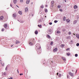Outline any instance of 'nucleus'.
Segmentation results:
<instances>
[{
	"label": "nucleus",
	"instance_id": "obj_1",
	"mask_svg": "<svg viewBox=\"0 0 79 79\" xmlns=\"http://www.w3.org/2000/svg\"><path fill=\"white\" fill-rule=\"evenodd\" d=\"M35 48L38 50L39 49H40V45L39 44H37L35 45Z\"/></svg>",
	"mask_w": 79,
	"mask_h": 79
},
{
	"label": "nucleus",
	"instance_id": "obj_2",
	"mask_svg": "<svg viewBox=\"0 0 79 79\" xmlns=\"http://www.w3.org/2000/svg\"><path fill=\"white\" fill-rule=\"evenodd\" d=\"M37 51L38 54H40L41 52H42V51H41V49H37Z\"/></svg>",
	"mask_w": 79,
	"mask_h": 79
},
{
	"label": "nucleus",
	"instance_id": "obj_3",
	"mask_svg": "<svg viewBox=\"0 0 79 79\" xmlns=\"http://www.w3.org/2000/svg\"><path fill=\"white\" fill-rule=\"evenodd\" d=\"M58 51V48H56L55 49H53V52H56Z\"/></svg>",
	"mask_w": 79,
	"mask_h": 79
},
{
	"label": "nucleus",
	"instance_id": "obj_4",
	"mask_svg": "<svg viewBox=\"0 0 79 79\" xmlns=\"http://www.w3.org/2000/svg\"><path fill=\"white\" fill-rule=\"evenodd\" d=\"M69 75H70V76H72V77H73V76H74V74H73V73H72L71 72H69Z\"/></svg>",
	"mask_w": 79,
	"mask_h": 79
},
{
	"label": "nucleus",
	"instance_id": "obj_5",
	"mask_svg": "<svg viewBox=\"0 0 79 79\" xmlns=\"http://www.w3.org/2000/svg\"><path fill=\"white\" fill-rule=\"evenodd\" d=\"M25 12L26 13H27V12H28V8H27V7L25 8Z\"/></svg>",
	"mask_w": 79,
	"mask_h": 79
},
{
	"label": "nucleus",
	"instance_id": "obj_6",
	"mask_svg": "<svg viewBox=\"0 0 79 79\" xmlns=\"http://www.w3.org/2000/svg\"><path fill=\"white\" fill-rule=\"evenodd\" d=\"M4 19V17H3V16H2L0 17V20H3Z\"/></svg>",
	"mask_w": 79,
	"mask_h": 79
},
{
	"label": "nucleus",
	"instance_id": "obj_7",
	"mask_svg": "<svg viewBox=\"0 0 79 79\" xmlns=\"http://www.w3.org/2000/svg\"><path fill=\"white\" fill-rule=\"evenodd\" d=\"M30 2V0H27L26 1V3L27 4H29Z\"/></svg>",
	"mask_w": 79,
	"mask_h": 79
},
{
	"label": "nucleus",
	"instance_id": "obj_8",
	"mask_svg": "<svg viewBox=\"0 0 79 79\" xmlns=\"http://www.w3.org/2000/svg\"><path fill=\"white\" fill-rule=\"evenodd\" d=\"M33 42H34V41H31L30 42V43H29V44H30V45H32V43H33Z\"/></svg>",
	"mask_w": 79,
	"mask_h": 79
},
{
	"label": "nucleus",
	"instance_id": "obj_9",
	"mask_svg": "<svg viewBox=\"0 0 79 79\" xmlns=\"http://www.w3.org/2000/svg\"><path fill=\"white\" fill-rule=\"evenodd\" d=\"M4 27L5 28H6L7 27V24L6 23L4 24Z\"/></svg>",
	"mask_w": 79,
	"mask_h": 79
},
{
	"label": "nucleus",
	"instance_id": "obj_10",
	"mask_svg": "<svg viewBox=\"0 0 79 79\" xmlns=\"http://www.w3.org/2000/svg\"><path fill=\"white\" fill-rule=\"evenodd\" d=\"M62 60H64V61H66V59L65 58H64L63 57H62Z\"/></svg>",
	"mask_w": 79,
	"mask_h": 79
},
{
	"label": "nucleus",
	"instance_id": "obj_11",
	"mask_svg": "<svg viewBox=\"0 0 79 79\" xmlns=\"http://www.w3.org/2000/svg\"><path fill=\"white\" fill-rule=\"evenodd\" d=\"M76 37L78 38L79 39V35L78 34H77L76 35Z\"/></svg>",
	"mask_w": 79,
	"mask_h": 79
},
{
	"label": "nucleus",
	"instance_id": "obj_12",
	"mask_svg": "<svg viewBox=\"0 0 79 79\" xmlns=\"http://www.w3.org/2000/svg\"><path fill=\"white\" fill-rule=\"evenodd\" d=\"M13 2L15 4V3H16V2H17V0H13Z\"/></svg>",
	"mask_w": 79,
	"mask_h": 79
},
{
	"label": "nucleus",
	"instance_id": "obj_13",
	"mask_svg": "<svg viewBox=\"0 0 79 79\" xmlns=\"http://www.w3.org/2000/svg\"><path fill=\"white\" fill-rule=\"evenodd\" d=\"M77 8V6L76 5H75L74 6V9H76V8Z\"/></svg>",
	"mask_w": 79,
	"mask_h": 79
},
{
	"label": "nucleus",
	"instance_id": "obj_14",
	"mask_svg": "<svg viewBox=\"0 0 79 79\" xmlns=\"http://www.w3.org/2000/svg\"><path fill=\"white\" fill-rule=\"evenodd\" d=\"M60 47H62V48H63L64 47V44H61Z\"/></svg>",
	"mask_w": 79,
	"mask_h": 79
},
{
	"label": "nucleus",
	"instance_id": "obj_15",
	"mask_svg": "<svg viewBox=\"0 0 79 79\" xmlns=\"http://www.w3.org/2000/svg\"><path fill=\"white\" fill-rule=\"evenodd\" d=\"M76 23H77V21L76 20H75L74 22H73V24H76Z\"/></svg>",
	"mask_w": 79,
	"mask_h": 79
},
{
	"label": "nucleus",
	"instance_id": "obj_16",
	"mask_svg": "<svg viewBox=\"0 0 79 79\" xmlns=\"http://www.w3.org/2000/svg\"><path fill=\"white\" fill-rule=\"evenodd\" d=\"M16 16V14H13V17H14V18H15Z\"/></svg>",
	"mask_w": 79,
	"mask_h": 79
},
{
	"label": "nucleus",
	"instance_id": "obj_17",
	"mask_svg": "<svg viewBox=\"0 0 79 79\" xmlns=\"http://www.w3.org/2000/svg\"><path fill=\"white\" fill-rule=\"evenodd\" d=\"M20 42L19 41L16 40V44H19V43H20Z\"/></svg>",
	"mask_w": 79,
	"mask_h": 79
},
{
	"label": "nucleus",
	"instance_id": "obj_18",
	"mask_svg": "<svg viewBox=\"0 0 79 79\" xmlns=\"http://www.w3.org/2000/svg\"><path fill=\"white\" fill-rule=\"evenodd\" d=\"M35 34H38V31H37L36 30L35 31Z\"/></svg>",
	"mask_w": 79,
	"mask_h": 79
},
{
	"label": "nucleus",
	"instance_id": "obj_19",
	"mask_svg": "<svg viewBox=\"0 0 79 79\" xmlns=\"http://www.w3.org/2000/svg\"><path fill=\"white\" fill-rule=\"evenodd\" d=\"M19 13L20 14V15H22V12L21 11H19Z\"/></svg>",
	"mask_w": 79,
	"mask_h": 79
},
{
	"label": "nucleus",
	"instance_id": "obj_20",
	"mask_svg": "<svg viewBox=\"0 0 79 79\" xmlns=\"http://www.w3.org/2000/svg\"><path fill=\"white\" fill-rule=\"evenodd\" d=\"M63 21H66V17H64L63 18Z\"/></svg>",
	"mask_w": 79,
	"mask_h": 79
},
{
	"label": "nucleus",
	"instance_id": "obj_21",
	"mask_svg": "<svg viewBox=\"0 0 79 79\" xmlns=\"http://www.w3.org/2000/svg\"><path fill=\"white\" fill-rule=\"evenodd\" d=\"M66 21L68 22V23H69V22H70V20L69 19H67L66 20Z\"/></svg>",
	"mask_w": 79,
	"mask_h": 79
},
{
	"label": "nucleus",
	"instance_id": "obj_22",
	"mask_svg": "<svg viewBox=\"0 0 79 79\" xmlns=\"http://www.w3.org/2000/svg\"><path fill=\"white\" fill-rule=\"evenodd\" d=\"M38 27H40V28H41V27H42L41 25H38Z\"/></svg>",
	"mask_w": 79,
	"mask_h": 79
},
{
	"label": "nucleus",
	"instance_id": "obj_23",
	"mask_svg": "<svg viewBox=\"0 0 79 79\" xmlns=\"http://www.w3.org/2000/svg\"><path fill=\"white\" fill-rule=\"evenodd\" d=\"M45 11L46 13H47V12H48V10L47 9H45Z\"/></svg>",
	"mask_w": 79,
	"mask_h": 79
},
{
	"label": "nucleus",
	"instance_id": "obj_24",
	"mask_svg": "<svg viewBox=\"0 0 79 79\" xmlns=\"http://www.w3.org/2000/svg\"><path fill=\"white\" fill-rule=\"evenodd\" d=\"M67 56H69V55H70V53H66Z\"/></svg>",
	"mask_w": 79,
	"mask_h": 79
},
{
	"label": "nucleus",
	"instance_id": "obj_25",
	"mask_svg": "<svg viewBox=\"0 0 79 79\" xmlns=\"http://www.w3.org/2000/svg\"><path fill=\"white\" fill-rule=\"evenodd\" d=\"M51 3L52 4H53V3H54V1H51Z\"/></svg>",
	"mask_w": 79,
	"mask_h": 79
},
{
	"label": "nucleus",
	"instance_id": "obj_26",
	"mask_svg": "<svg viewBox=\"0 0 79 79\" xmlns=\"http://www.w3.org/2000/svg\"><path fill=\"white\" fill-rule=\"evenodd\" d=\"M60 32H61L59 31H57V34H59V33H60Z\"/></svg>",
	"mask_w": 79,
	"mask_h": 79
},
{
	"label": "nucleus",
	"instance_id": "obj_27",
	"mask_svg": "<svg viewBox=\"0 0 79 79\" xmlns=\"http://www.w3.org/2000/svg\"><path fill=\"white\" fill-rule=\"evenodd\" d=\"M47 37H48V38H49V39L50 38V35H47Z\"/></svg>",
	"mask_w": 79,
	"mask_h": 79
},
{
	"label": "nucleus",
	"instance_id": "obj_28",
	"mask_svg": "<svg viewBox=\"0 0 79 79\" xmlns=\"http://www.w3.org/2000/svg\"><path fill=\"white\" fill-rule=\"evenodd\" d=\"M68 34L69 35H71V32L70 31L69 32Z\"/></svg>",
	"mask_w": 79,
	"mask_h": 79
},
{
	"label": "nucleus",
	"instance_id": "obj_29",
	"mask_svg": "<svg viewBox=\"0 0 79 79\" xmlns=\"http://www.w3.org/2000/svg\"><path fill=\"white\" fill-rule=\"evenodd\" d=\"M8 69V66H7L6 68V69H5V70H6V71H7V69Z\"/></svg>",
	"mask_w": 79,
	"mask_h": 79
},
{
	"label": "nucleus",
	"instance_id": "obj_30",
	"mask_svg": "<svg viewBox=\"0 0 79 79\" xmlns=\"http://www.w3.org/2000/svg\"><path fill=\"white\" fill-rule=\"evenodd\" d=\"M57 22H58V21H57V20H55L54 21V22L55 23H57Z\"/></svg>",
	"mask_w": 79,
	"mask_h": 79
},
{
	"label": "nucleus",
	"instance_id": "obj_31",
	"mask_svg": "<svg viewBox=\"0 0 79 79\" xmlns=\"http://www.w3.org/2000/svg\"><path fill=\"white\" fill-rule=\"evenodd\" d=\"M70 50V48H68V49H66V51H68V50Z\"/></svg>",
	"mask_w": 79,
	"mask_h": 79
},
{
	"label": "nucleus",
	"instance_id": "obj_32",
	"mask_svg": "<svg viewBox=\"0 0 79 79\" xmlns=\"http://www.w3.org/2000/svg\"><path fill=\"white\" fill-rule=\"evenodd\" d=\"M5 30V29H4V28H2V30L1 31L3 32V31H4V30Z\"/></svg>",
	"mask_w": 79,
	"mask_h": 79
},
{
	"label": "nucleus",
	"instance_id": "obj_33",
	"mask_svg": "<svg viewBox=\"0 0 79 79\" xmlns=\"http://www.w3.org/2000/svg\"><path fill=\"white\" fill-rule=\"evenodd\" d=\"M58 8H61V6H57Z\"/></svg>",
	"mask_w": 79,
	"mask_h": 79
},
{
	"label": "nucleus",
	"instance_id": "obj_34",
	"mask_svg": "<svg viewBox=\"0 0 79 79\" xmlns=\"http://www.w3.org/2000/svg\"><path fill=\"white\" fill-rule=\"evenodd\" d=\"M41 8H44V6H43V5H42L40 6Z\"/></svg>",
	"mask_w": 79,
	"mask_h": 79
},
{
	"label": "nucleus",
	"instance_id": "obj_35",
	"mask_svg": "<svg viewBox=\"0 0 79 79\" xmlns=\"http://www.w3.org/2000/svg\"><path fill=\"white\" fill-rule=\"evenodd\" d=\"M77 56H78L77 54H75V56H76V57H77Z\"/></svg>",
	"mask_w": 79,
	"mask_h": 79
},
{
	"label": "nucleus",
	"instance_id": "obj_36",
	"mask_svg": "<svg viewBox=\"0 0 79 79\" xmlns=\"http://www.w3.org/2000/svg\"><path fill=\"white\" fill-rule=\"evenodd\" d=\"M76 45L77 46H79V43H77V44H76Z\"/></svg>",
	"mask_w": 79,
	"mask_h": 79
},
{
	"label": "nucleus",
	"instance_id": "obj_37",
	"mask_svg": "<svg viewBox=\"0 0 79 79\" xmlns=\"http://www.w3.org/2000/svg\"><path fill=\"white\" fill-rule=\"evenodd\" d=\"M60 11H63V10H62V9H60Z\"/></svg>",
	"mask_w": 79,
	"mask_h": 79
},
{
	"label": "nucleus",
	"instance_id": "obj_38",
	"mask_svg": "<svg viewBox=\"0 0 79 79\" xmlns=\"http://www.w3.org/2000/svg\"><path fill=\"white\" fill-rule=\"evenodd\" d=\"M49 24H50V25H52V23H49Z\"/></svg>",
	"mask_w": 79,
	"mask_h": 79
},
{
	"label": "nucleus",
	"instance_id": "obj_39",
	"mask_svg": "<svg viewBox=\"0 0 79 79\" xmlns=\"http://www.w3.org/2000/svg\"><path fill=\"white\" fill-rule=\"evenodd\" d=\"M59 77H61V74H59Z\"/></svg>",
	"mask_w": 79,
	"mask_h": 79
},
{
	"label": "nucleus",
	"instance_id": "obj_40",
	"mask_svg": "<svg viewBox=\"0 0 79 79\" xmlns=\"http://www.w3.org/2000/svg\"><path fill=\"white\" fill-rule=\"evenodd\" d=\"M20 2H23V0H20Z\"/></svg>",
	"mask_w": 79,
	"mask_h": 79
},
{
	"label": "nucleus",
	"instance_id": "obj_41",
	"mask_svg": "<svg viewBox=\"0 0 79 79\" xmlns=\"http://www.w3.org/2000/svg\"><path fill=\"white\" fill-rule=\"evenodd\" d=\"M53 45V42H51V45Z\"/></svg>",
	"mask_w": 79,
	"mask_h": 79
},
{
	"label": "nucleus",
	"instance_id": "obj_42",
	"mask_svg": "<svg viewBox=\"0 0 79 79\" xmlns=\"http://www.w3.org/2000/svg\"><path fill=\"white\" fill-rule=\"evenodd\" d=\"M2 66H4V63L2 64Z\"/></svg>",
	"mask_w": 79,
	"mask_h": 79
},
{
	"label": "nucleus",
	"instance_id": "obj_43",
	"mask_svg": "<svg viewBox=\"0 0 79 79\" xmlns=\"http://www.w3.org/2000/svg\"><path fill=\"white\" fill-rule=\"evenodd\" d=\"M19 75H20V76H21V75H23V74L20 73Z\"/></svg>",
	"mask_w": 79,
	"mask_h": 79
},
{
	"label": "nucleus",
	"instance_id": "obj_44",
	"mask_svg": "<svg viewBox=\"0 0 79 79\" xmlns=\"http://www.w3.org/2000/svg\"><path fill=\"white\" fill-rule=\"evenodd\" d=\"M71 42H72V43H73V40H71Z\"/></svg>",
	"mask_w": 79,
	"mask_h": 79
},
{
	"label": "nucleus",
	"instance_id": "obj_45",
	"mask_svg": "<svg viewBox=\"0 0 79 79\" xmlns=\"http://www.w3.org/2000/svg\"><path fill=\"white\" fill-rule=\"evenodd\" d=\"M9 79H13V77H10Z\"/></svg>",
	"mask_w": 79,
	"mask_h": 79
},
{
	"label": "nucleus",
	"instance_id": "obj_46",
	"mask_svg": "<svg viewBox=\"0 0 79 79\" xmlns=\"http://www.w3.org/2000/svg\"><path fill=\"white\" fill-rule=\"evenodd\" d=\"M17 71L18 72V73H19V71H18V69L17 70Z\"/></svg>",
	"mask_w": 79,
	"mask_h": 79
},
{
	"label": "nucleus",
	"instance_id": "obj_47",
	"mask_svg": "<svg viewBox=\"0 0 79 79\" xmlns=\"http://www.w3.org/2000/svg\"><path fill=\"white\" fill-rule=\"evenodd\" d=\"M4 74L5 75V74H6V73L4 72Z\"/></svg>",
	"mask_w": 79,
	"mask_h": 79
},
{
	"label": "nucleus",
	"instance_id": "obj_48",
	"mask_svg": "<svg viewBox=\"0 0 79 79\" xmlns=\"http://www.w3.org/2000/svg\"><path fill=\"white\" fill-rule=\"evenodd\" d=\"M71 71H73V72H74V70H72Z\"/></svg>",
	"mask_w": 79,
	"mask_h": 79
},
{
	"label": "nucleus",
	"instance_id": "obj_49",
	"mask_svg": "<svg viewBox=\"0 0 79 79\" xmlns=\"http://www.w3.org/2000/svg\"><path fill=\"white\" fill-rule=\"evenodd\" d=\"M10 6H11V7H12V5L10 4Z\"/></svg>",
	"mask_w": 79,
	"mask_h": 79
},
{
	"label": "nucleus",
	"instance_id": "obj_50",
	"mask_svg": "<svg viewBox=\"0 0 79 79\" xmlns=\"http://www.w3.org/2000/svg\"><path fill=\"white\" fill-rule=\"evenodd\" d=\"M45 6H46V7H47V6H47V5H46Z\"/></svg>",
	"mask_w": 79,
	"mask_h": 79
},
{
	"label": "nucleus",
	"instance_id": "obj_51",
	"mask_svg": "<svg viewBox=\"0 0 79 79\" xmlns=\"http://www.w3.org/2000/svg\"><path fill=\"white\" fill-rule=\"evenodd\" d=\"M57 76H58V73H57Z\"/></svg>",
	"mask_w": 79,
	"mask_h": 79
},
{
	"label": "nucleus",
	"instance_id": "obj_52",
	"mask_svg": "<svg viewBox=\"0 0 79 79\" xmlns=\"http://www.w3.org/2000/svg\"><path fill=\"white\" fill-rule=\"evenodd\" d=\"M77 73V70H76V73Z\"/></svg>",
	"mask_w": 79,
	"mask_h": 79
},
{
	"label": "nucleus",
	"instance_id": "obj_53",
	"mask_svg": "<svg viewBox=\"0 0 79 79\" xmlns=\"http://www.w3.org/2000/svg\"><path fill=\"white\" fill-rule=\"evenodd\" d=\"M23 22H21V23H23Z\"/></svg>",
	"mask_w": 79,
	"mask_h": 79
},
{
	"label": "nucleus",
	"instance_id": "obj_54",
	"mask_svg": "<svg viewBox=\"0 0 79 79\" xmlns=\"http://www.w3.org/2000/svg\"><path fill=\"white\" fill-rule=\"evenodd\" d=\"M69 77L68 76H67V78H68Z\"/></svg>",
	"mask_w": 79,
	"mask_h": 79
},
{
	"label": "nucleus",
	"instance_id": "obj_55",
	"mask_svg": "<svg viewBox=\"0 0 79 79\" xmlns=\"http://www.w3.org/2000/svg\"><path fill=\"white\" fill-rule=\"evenodd\" d=\"M73 34L74 35H75V34H74V33H73Z\"/></svg>",
	"mask_w": 79,
	"mask_h": 79
},
{
	"label": "nucleus",
	"instance_id": "obj_56",
	"mask_svg": "<svg viewBox=\"0 0 79 79\" xmlns=\"http://www.w3.org/2000/svg\"><path fill=\"white\" fill-rule=\"evenodd\" d=\"M65 2H66V1L65 0Z\"/></svg>",
	"mask_w": 79,
	"mask_h": 79
},
{
	"label": "nucleus",
	"instance_id": "obj_57",
	"mask_svg": "<svg viewBox=\"0 0 79 79\" xmlns=\"http://www.w3.org/2000/svg\"><path fill=\"white\" fill-rule=\"evenodd\" d=\"M11 47H13V45H11Z\"/></svg>",
	"mask_w": 79,
	"mask_h": 79
},
{
	"label": "nucleus",
	"instance_id": "obj_58",
	"mask_svg": "<svg viewBox=\"0 0 79 79\" xmlns=\"http://www.w3.org/2000/svg\"><path fill=\"white\" fill-rule=\"evenodd\" d=\"M33 3V2H32L31 4H32Z\"/></svg>",
	"mask_w": 79,
	"mask_h": 79
},
{
	"label": "nucleus",
	"instance_id": "obj_59",
	"mask_svg": "<svg viewBox=\"0 0 79 79\" xmlns=\"http://www.w3.org/2000/svg\"><path fill=\"white\" fill-rule=\"evenodd\" d=\"M16 6H17V7H18V6L16 5Z\"/></svg>",
	"mask_w": 79,
	"mask_h": 79
},
{
	"label": "nucleus",
	"instance_id": "obj_60",
	"mask_svg": "<svg viewBox=\"0 0 79 79\" xmlns=\"http://www.w3.org/2000/svg\"><path fill=\"white\" fill-rule=\"evenodd\" d=\"M1 64H2V63H1Z\"/></svg>",
	"mask_w": 79,
	"mask_h": 79
},
{
	"label": "nucleus",
	"instance_id": "obj_61",
	"mask_svg": "<svg viewBox=\"0 0 79 79\" xmlns=\"http://www.w3.org/2000/svg\"><path fill=\"white\" fill-rule=\"evenodd\" d=\"M32 16H33V15H32Z\"/></svg>",
	"mask_w": 79,
	"mask_h": 79
},
{
	"label": "nucleus",
	"instance_id": "obj_62",
	"mask_svg": "<svg viewBox=\"0 0 79 79\" xmlns=\"http://www.w3.org/2000/svg\"><path fill=\"white\" fill-rule=\"evenodd\" d=\"M32 16H33V15H32Z\"/></svg>",
	"mask_w": 79,
	"mask_h": 79
},
{
	"label": "nucleus",
	"instance_id": "obj_63",
	"mask_svg": "<svg viewBox=\"0 0 79 79\" xmlns=\"http://www.w3.org/2000/svg\"><path fill=\"white\" fill-rule=\"evenodd\" d=\"M45 17H46V16H45Z\"/></svg>",
	"mask_w": 79,
	"mask_h": 79
}]
</instances>
